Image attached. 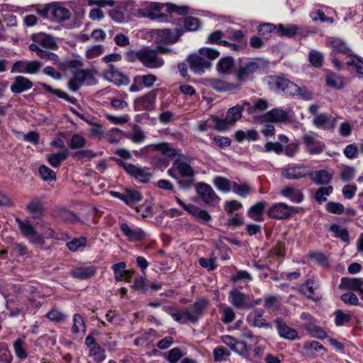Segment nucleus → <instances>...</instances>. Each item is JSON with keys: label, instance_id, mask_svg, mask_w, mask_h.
<instances>
[{"label": "nucleus", "instance_id": "nucleus-1", "mask_svg": "<svg viewBox=\"0 0 363 363\" xmlns=\"http://www.w3.org/2000/svg\"><path fill=\"white\" fill-rule=\"evenodd\" d=\"M144 149H152L160 152L162 155H166L170 159L177 157L174 162V167H175L180 176L188 178L194 177L195 172L193 168L186 162H180L184 156L180 153L178 149L173 147L171 144L168 143L151 144L145 146Z\"/></svg>", "mask_w": 363, "mask_h": 363}, {"label": "nucleus", "instance_id": "nucleus-2", "mask_svg": "<svg viewBox=\"0 0 363 363\" xmlns=\"http://www.w3.org/2000/svg\"><path fill=\"white\" fill-rule=\"evenodd\" d=\"M220 52L214 48H201L198 52L189 56V68L194 73L202 74L205 69L211 67V61L218 58Z\"/></svg>", "mask_w": 363, "mask_h": 363}, {"label": "nucleus", "instance_id": "nucleus-3", "mask_svg": "<svg viewBox=\"0 0 363 363\" xmlns=\"http://www.w3.org/2000/svg\"><path fill=\"white\" fill-rule=\"evenodd\" d=\"M132 55L149 69H158L164 65V60L157 55V50L149 47L133 52Z\"/></svg>", "mask_w": 363, "mask_h": 363}, {"label": "nucleus", "instance_id": "nucleus-4", "mask_svg": "<svg viewBox=\"0 0 363 363\" xmlns=\"http://www.w3.org/2000/svg\"><path fill=\"white\" fill-rule=\"evenodd\" d=\"M163 9H165L169 13H176L179 15H184L189 12L188 6H177L172 4H162L155 3L152 4L148 10L147 16L152 19L162 22L167 21V16L166 14L160 13Z\"/></svg>", "mask_w": 363, "mask_h": 363}, {"label": "nucleus", "instance_id": "nucleus-5", "mask_svg": "<svg viewBox=\"0 0 363 363\" xmlns=\"http://www.w3.org/2000/svg\"><path fill=\"white\" fill-rule=\"evenodd\" d=\"M209 306L210 301L207 298H202L196 301L194 304L184 310L186 320L192 323H197Z\"/></svg>", "mask_w": 363, "mask_h": 363}, {"label": "nucleus", "instance_id": "nucleus-6", "mask_svg": "<svg viewBox=\"0 0 363 363\" xmlns=\"http://www.w3.org/2000/svg\"><path fill=\"white\" fill-rule=\"evenodd\" d=\"M183 30L178 28L174 30H154L152 31V38H154V42L157 45H167L177 42L183 35Z\"/></svg>", "mask_w": 363, "mask_h": 363}, {"label": "nucleus", "instance_id": "nucleus-7", "mask_svg": "<svg viewBox=\"0 0 363 363\" xmlns=\"http://www.w3.org/2000/svg\"><path fill=\"white\" fill-rule=\"evenodd\" d=\"M38 13L43 18L57 23H62L69 20L71 16V13L69 9L55 5L40 10Z\"/></svg>", "mask_w": 363, "mask_h": 363}, {"label": "nucleus", "instance_id": "nucleus-8", "mask_svg": "<svg viewBox=\"0 0 363 363\" xmlns=\"http://www.w3.org/2000/svg\"><path fill=\"white\" fill-rule=\"evenodd\" d=\"M16 222L18 223V228L22 235L28 239L31 243L41 245L44 244L42 235L35 230L30 220H21L20 218H16Z\"/></svg>", "mask_w": 363, "mask_h": 363}, {"label": "nucleus", "instance_id": "nucleus-9", "mask_svg": "<svg viewBox=\"0 0 363 363\" xmlns=\"http://www.w3.org/2000/svg\"><path fill=\"white\" fill-rule=\"evenodd\" d=\"M267 81L269 89L277 92H284L289 94V93H294L296 89L294 82L279 76H269Z\"/></svg>", "mask_w": 363, "mask_h": 363}, {"label": "nucleus", "instance_id": "nucleus-10", "mask_svg": "<svg viewBox=\"0 0 363 363\" xmlns=\"http://www.w3.org/2000/svg\"><path fill=\"white\" fill-rule=\"evenodd\" d=\"M103 75L105 79L117 86L128 85L130 82L128 77L112 64L107 65Z\"/></svg>", "mask_w": 363, "mask_h": 363}, {"label": "nucleus", "instance_id": "nucleus-11", "mask_svg": "<svg viewBox=\"0 0 363 363\" xmlns=\"http://www.w3.org/2000/svg\"><path fill=\"white\" fill-rule=\"evenodd\" d=\"M41 67V62L38 60H19L13 63L11 72L36 74L40 72Z\"/></svg>", "mask_w": 363, "mask_h": 363}, {"label": "nucleus", "instance_id": "nucleus-12", "mask_svg": "<svg viewBox=\"0 0 363 363\" xmlns=\"http://www.w3.org/2000/svg\"><path fill=\"white\" fill-rule=\"evenodd\" d=\"M302 140L307 152L310 154H320L323 152L325 147V143L318 138V135L315 133L310 132L305 134Z\"/></svg>", "mask_w": 363, "mask_h": 363}, {"label": "nucleus", "instance_id": "nucleus-13", "mask_svg": "<svg viewBox=\"0 0 363 363\" xmlns=\"http://www.w3.org/2000/svg\"><path fill=\"white\" fill-rule=\"evenodd\" d=\"M296 212L295 207L281 202L272 206L268 211V215L274 219H286Z\"/></svg>", "mask_w": 363, "mask_h": 363}, {"label": "nucleus", "instance_id": "nucleus-14", "mask_svg": "<svg viewBox=\"0 0 363 363\" xmlns=\"http://www.w3.org/2000/svg\"><path fill=\"white\" fill-rule=\"evenodd\" d=\"M196 193L206 204H213L220 200L213 188L208 184L199 182L196 186Z\"/></svg>", "mask_w": 363, "mask_h": 363}, {"label": "nucleus", "instance_id": "nucleus-15", "mask_svg": "<svg viewBox=\"0 0 363 363\" xmlns=\"http://www.w3.org/2000/svg\"><path fill=\"white\" fill-rule=\"evenodd\" d=\"M308 175V167L303 164L289 165L281 171V176L287 179H299Z\"/></svg>", "mask_w": 363, "mask_h": 363}, {"label": "nucleus", "instance_id": "nucleus-16", "mask_svg": "<svg viewBox=\"0 0 363 363\" xmlns=\"http://www.w3.org/2000/svg\"><path fill=\"white\" fill-rule=\"evenodd\" d=\"M259 67V64L255 60H251L240 65L235 72L238 80L244 82L249 79L251 76L257 72Z\"/></svg>", "mask_w": 363, "mask_h": 363}, {"label": "nucleus", "instance_id": "nucleus-17", "mask_svg": "<svg viewBox=\"0 0 363 363\" xmlns=\"http://www.w3.org/2000/svg\"><path fill=\"white\" fill-rule=\"evenodd\" d=\"M120 228L130 241H140L146 238L145 232L140 228H131L128 223L122 222Z\"/></svg>", "mask_w": 363, "mask_h": 363}, {"label": "nucleus", "instance_id": "nucleus-18", "mask_svg": "<svg viewBox=\"0 0 363 363\" xmlns=\"http://www.w3.org/2000/svg\"><path fill=\"white\" fill-rule=\"evenodd\" d=\"M125 171L129 175L135 177L142 183H147L152 177L147 168L142 167L139 165L132 164L131 166H127L125 167Z\"/></svg>", "mask_w": 363, "mask_h": 363}, {"label": "nucleus", "instance_id": "nucleus-19", "mask_svg": "<svg viewBox=\"0 0 363 363\" xmlns=\"http://www.w3.org/2000/svg\"><path fill=\"white\" fill-rule=\"evenodd\" d=\"M340 288L342 289L352 290L359 292L361 299L363 301V279L342 277Z\"/></svg>", "mask_w": 363, "mask_h": 363}, {"label": "nucleus", "instance_id": "nucleus-20", "mask_svg": "<svg viewBox=\"0 0 363 363\" xmlns=\"http://www.w3.org/2000/svg\"><path fill=\"white\" fill-rule=\"evenodd\" d=\"M301 318L308 321V323L304 324L303 328L307 330L312 336L318 339H324L326 337L327 334L325 330L311 321L312 318L308 313H303L301 315Z\"/></svg>", "mask_w": 363, "mask_h": 363}, {"label": "nucleus", "instance_id": "nucleus-21", "mask_svg": "<svg viewBox=\"0 0 363 363\" xmlns=\"http://www.w3.org/2000/svg\"><path fill=\"white\" fill-rule=\"evenodd\" d=\"M278 334L284 339L294 340L298 337V332L289 326L280 318L274 320Z\"/></svg>", "mask_w": 363, "mask_h": 363}, {"label": "nucleus", "instance_id": "nucleus-22", "mask_svg": "<svg viewBox=\"0 0 363 363\" xmlns=\"http://www.w3.org/2000/svg\"><path fill=\"white\" fill-rule=\"evenodd\" d=\"M32 40L40 44V47L45 49L55 50L57 48V44L55 38L50 35L43 33L33 35Z\"/></svg>", "mask_w": 363, "mask_h": 363}, {"label": "nucleus", "instance_id": "nucleus-23", "mask_svg": "<svg viewBox=\"0 0 363 363\" xmlns=\"http://www.w3.org/2000/svg\"><path fill=\"white\" fill-rule=\"evenodd\" d=\"M33 87V82L23 76H16L11 85V91L13 94H21Z\"/></svg>", "mask_w": 363, "mask_h": 363}, {"label": "nucleus", "instance_id": "nucleus-24", "mask_svg": "<svg viewBox=\"0 0 363 363\" xmlns=\"http://www.w3.org/2000/svg\"><path fill=\"white\" fill-rule=\"evenodd\" d=\"M280 194L289 199L291 201L297 203H301L304 198L302 190L294 186H288L283 188L280 191Z\"/></svg>", "mask_w": 363, "mask_h": 363}, {"label": "nucleus", "instance_id": "nucleus-25", "mask_svg": "<svg viewBox=\"0 0 363 363\" xmlns=\"http://www.w3.org/2000/svg\"><path fill=\"white\" fill-rule=\"evenodd\" d=\"M229 299L230 303L238 309L248 308L247 304V296L236 289L230 291Z\"/></svg>", "mask_w": 363, "mask_h": 363}, {"label": "nucleus", "instance_id": "nucleus-26", "mask_svg": "<svg viewBox=\"0 0 363 363\" xmlns=\"http://www.w3.org/2000/svg\"><path fill=\"white\" fill-rule=\"evenodd\" d=\"M85 345L89 349L90 355L96 356L99 361L105 359L106 356L104 350L96 342L93 337L88 335L85 339Z\"/></svg>", "mask_w": 363, "mask_h": 363}, {"label": "nucleus", "instance_id": "nucleus-27", "mask_svg": "<svg viewBox=\"0 0 363 363\" xmlns=\"http://www.w3.org/2000/svg\"><path fill=\"white\" fill-rule=\"evenodd\" d=\"M264 118L268 121L282 123L289 120V115L286 111L277 108L268 111Z\"/></svg>", "mask_w": 363, "mask_h": 363}, {"label": "nucleus", "instance_id": "nucleus-28", "mask_svg": "<svg viewBox=\"0 0 363 363\" xmlns=\"http://www.w3.org/2000/svg\"><path fill=\"white\" fill-rule=\"evenodd\" d=\"M311 179L316 184L326 185L332 180V174L325 169L308 172Z\"/></svg>", "mask_w": 363, "mask_h": 363}, {"label": "nucleus", "instance_id": "nucleus-29", "mask_svg": "<svg viewBox=\"0 0 363 363\" xmlns=\"http://www.w3.org/2000/svg\"><path fill=\"white\" fill-rule=\"evenodd\" d=\"M96 273V267L94 266L79 267L73 269L71 274L73 277L84 280L92 277Z\"/></svg>", "mask_w": 363, "mask_h": 363}, {"label": "nucleus", "instance_id": "nucleus-30", "mask_svg": "<svg viewBox=\"0 0 363 363\" xmlns=\"http://www.w3.org/2000/svg\"><path fill=\"white\" fill-rule=\"evenodd\" d=\"M267 206L266 201H259L252 206L247 211V215L255 221H262L263 212Z\"/></svg>", "mask_w": 363, "mask_h": 363}, {"label": "nucleus", "instance_id": "nucleus-31", "mask_svg": "<svg viewBox=\"0 0 363 363\" xmlns=\"http://www.w3.org/2000/svg\"><path fill=\"white\" fill-rule=\"evenodd\" d=\"M74 74L83 84L86 83L91 86L96 83L95 77L96 72L94 69H78L76 70Z\"/></svg>", "mask_w": 363, "mask_h": 363}, {"label": "nucleus", "instance_id": "nucleus-32", "mask_svg": "<svg viewBox=\"0 0 363 363\" xmlns=\"http://www.w3.org/2000/svg\"><path fill=\"white\" fill-rule=\"evenodd\" d=\"M335 121V118L333 116L325 113L318 114L313 119V125L319 128H333Z\"/></svg>", "mask_w": 363, "mask_h": 363}, {"label": "nucleus", "instance_id": "nucleus-33", "mask_svg": "<svg viewBox=\"0 0 363 363\" xmlns=\"http://www.w3.org/2000/svg\"><path fill=\"white\" fill-rule=\"evenodd\" d=\"M26 210L33 218H38L43 214L44 208L42 201L34 198L27 204Z\"/></svg>", "mask_w": 363, "mask_h": 363}, {"label": "nucleus", "instance_id": "nucleus-34", "mask_svg": "<svg viewBox=\"0 0 363 363\" xmlns=\"http://www.w3.org/2000/svg\"><path fill=\"white\" fill-rule=\"evenodd\" d=\"M244 105L246 106L247 111L249 114L263 112L266 111L269 106L267 101L262 99L256 100L253 105H251L247 101H244Z\"/></svg>", "mask_w": 363, "mask_h": 363}, {"label": "nucleus", "instance_id": "nucleus-35", "mask_svg": "<svg viewBox=\"0 0 363 363\" xmlns=\"http://www.w3.org/2000/svg\"><path fill=\"white\" fill-rule=\"evenodd\" d=\"M125 137L130 139L134 143H142L146 139L145 133L142 130L141 128L136 124H134L132 128V131L126 133Z\"/></svg>", "mask_w": 363, "mask_h": 363}, {"label": "nucleus", "instance_id": "nucleus-36", "mask_svg": "<svg viewBox=\"0 0 363 363\" xmlns=\"http://www.w3.org/2000/svg\"><path fill=\"white\" fill-rule=\"evenodd\" d=\"M245 108L246 106L244 105V102L242 104H237L228 110L225 116L230 123L234 124L237 121L241 118L242 113Z\"/></svg>", "mask_w": 363, "mask_h": 363}, {"label": "nucleus", "instance_id": "nucleus-37", "mask_svg": "<svg viewBox=\"0 0 363 363\" xmlns=\"http://www.w3.org/2000/svg\"><path fill=\"white\" fill-rule=\"evenodd\" d=\"M327 44L330 45L333 52L340 53H347L350 49L345 42L337 38H329Z\"/></svg>", "mask_w": 363, "mask_h": 363}, {"label": "nucleus", "instance_id": "nucleus-38", "mask_svg": "<svg viewBox=\"0 0 363 363\" xmlns=\"http://www.w3.org/2000/svg\"><path fill=\"white\" fill-rule=\"evenodd\" d=\"M298 30V27L294 24L287 26L279 24L277 26V34L280 36L291 38L297 33Z\"/></svg>", "mask_w": 363, "mask_h": 363}, {"label": "nucleus", "instance_id": "nucleus-39", "mask_svg": "<svg viewBox=\"0 0 363 363\" xmlns=\"http://www.w3.org/2000/svg\"><path fill=\"white\" fill-rule=\"evenodd\" d=\"M69 155V151L67 150L59 152L54 154L47 155V160L50 164L53 167H58L61 162L65 161Z\"/></svg>", "mask_w": 363, "mask_h": 363}, {"label": "nucleus", "instance_id": "nucleus-40", "mask_svg": "<svg viewBox=\"0 0 363 363\" xmlns=\"http://www.w3.org/2000/svg\"><path fill=\"white\" fill-rule=\"evenodd\" d=\"M40 85L43 87V89L50 93H52L57 96H58L60 99H63L66 100L67 101H69L72 104H75L76 99L74 97L69 96L66 92L62 91L60 89H52L50 85L45 84V83H40Z\"/></svg>", "mask_w": 363, "mask_h": 363}, {"label": "nucleus", "instance_id": "nucleus-41", "mask_svg": "<svg viewBox=\"0 0 363 363\" xmlns=\"http://www.w3.org/2000/svg\"><path fill=\"white\" fill-rule=\"evenodd\" d=\"M234 60L230 56L220 58L217 64V70L219 73L226 74L233 67Z\"/></svg>", "mask_w": 363, "mask_h": 363}, {"label": "nucleus", "instance_id": "nucleus-42", "mask_svg": "<svg viewBox=\"0 0 363 363\" xmlns=\"http://www.w3.org/2000/svg\"><path fill=\"white\" fill-rule=\"evenodd\" d=\"M194 216L199 221L206 223L211 219V215L206 210L201 209L199 207L193 205L188 212Z\"/></svg>", "mask_w": 363, "mask_h": 363}, {"label": "nucleus", "instance_id": "nucleus-43", "mask_svg": "<svg viewBox=\"0 0 363 363\" xmlns=\"http://www.w3.org/2000/svg\"><path fill=\"white\" fill-rule=\"evenodd\" d=\"M208 85L217 91L223 92L231 90L232 86L225 81L217 79H210Z\"/></svg>", "mask_w": 363, "mask_h": 363}, {"label": "nucleus", "instance_id": "nucleus-44", "mask_svg": "<svg viewBox=\"0 0 363 363\" xmlns=\"http://www.w3.org/2000/svg\"><path fill=\"white\" fill-rule=\"evenodd\" d=\"M323 60L324 56L320 51L311 50L308 52V61L315 68H320L323 66Z\"/></svg>", "mask_w": 363, "mask_h": 363}, {"label": "nucleus", "instance_id": "nucleus-45", "mask_svg": "<svg viewBox=\"0 0 363 363\" xmlns=\"http://www.w3.org/2000/svg\"><path fill=\"white\" fill-rule=\"evenodd\" d=\"M213 184L218 190L228 193L231 191L233 182L224 177H216L213 179Z\"/></svg>", "mask_w": 363, "mask_h": 363}, {"label": "nucleus", "instance_id": "nucleus-46", "mask_svg": "<svg viewBox=\"0 0 363 363\" xmlns=\"http://www.w3.org/2000/svg\"><path fill=\"white\" fill-rule=\"evenodd\" d=\"M326 84L333 89H340L344 86L342 78L333 72H330L326 76Z\"/></svg>", "mask_w": 363, "mask_h": 363}, {"label": "nucleus", "instance_id": "nucleus-47", "mask_svg": "<svg viewBox=\"0 0 363 363\" xmlns=\"http://www.w3.org/2000/svg\"><path fill=\"white\" fill-rule=\"evenodd\" d=\"M347 65L352 67L359 75H363V60L354 55L347 57Z\"/></svg>", "mask_w": 363, "mask_h": 363}, {"label": "nucleus", "instance_id": "nucleus-48", "mask_svg": "<svg viewBox=\"0 0 363 363\" xmlns=\"http://www.w3.org/2000/svg\"><path fill=\"white\" fill-rule=\"evenodd\" d=\"M24 345L25 342L21 338H18L13 342V350L15 354L18 358L21 359H25L28 357V353Z\"/></svg>", "mask_w": 363, "mask_h": 363}, {"label": "nucleus", "instance_id": "nucleus-49", "mask_svg": "<svg viewBox=\"0 0 363 363\" xmlns=\"http://www.w3.org/2000/svg\"><path fill=\"white\" fill-rule=\"evenodd\" d=\"M330 230L334 233L335 236L336 238H340L342 241L345 242H350V235L348 230L346 228H340L337 224H333L330 226Z\"/></svg>", "mask_w": 363, "mask_h": 363}, {"label": "nucleus", "instance_id": "nucleus-50", "mask_svg": "<svg viewBox=\"0 0 363 363\" xmlns=\"http://www.w3.org/2000/svg\"><path fill=\"white\" fill-rule=\"evenodd\" d=\"M225 34L221 30H216L208 35L207 43L223 46H224V45H228V41L223 40Z\"/></svg>", "mask_w": 363, "mask_h": 363}, {"label": "nucleus", "instance_id": "nucleus-51", "mask_svg": "<svg viewBox=\"0 0 363 363\" xmlns=\"http://www.w3.org/2000/svg\"><path fill=\"white\" fill-rule=\"evenodd\" d=\"M72 330L75 334H77L80 332L83 333H85L86 327L84 318L81 315L78 313L74 315Z\"/></svg>", "mask_w": 363, "mask_h": 363}, {"label": "nucleus", "instance_id": "nucleus-52", "mask_svg": "<svg viewBox=\"0 0 363 363\" xmlns=\"http://www.w3.org/2000/svg\"><path fill=\"white\" fill-rule=\"evenodd\" d=\"M333 187L332 186L320 187L316 191L315 199L319 203H322L327 200V197L333 193Z\"/></svg>", "mask_w": 363, "mask_h": 363}, {"label": "nucleus", "instance_id": "nucleus-53", "mask_svg": "<svg viewBox=\"0 0 363 363\" xmlns=\"http://www.w3.org/2000/svg\"><path fill=\"white\" fill-rule=\"evenodd\" d=\"M157 80V77L152 74H148L143 76H136L134 77V82H141V84L147 88L152 87Z\"/></svg>", "mask_w": 363, "mask_h": 363}, {"label": "nucleus", "instance_id": "nucleus-54", "mask_svg": "<svg viewBox=\"0 0 363 363\" xmlns=\"http://www.w3.org/2000/svg\"><path fill=\"white\" fill-rule=\"evenodd\" d=\"M142 199L141 194L134 190L125 189V203L128 206H132L140 201Z\"/></svg>", "mask_w": 363, "mask_h": 363}, {"label": "nucleus", "instance_id": "nucleus-55", "mask_svg": "<svg viewBox=\"0 0 363 363\" xmlns=\"http://www.w3.org/2000/svg\"><path fill=\"white\" fill-rule=\"evenodd\" d=\"M231 190L241 197H247L251 191V187L247 184H240L233 182Z\"/></svg>", "mask_w": 363, "mask_h": 363}, {"label": "nucleus", "instance_id": "nucleus-56", "mask_svg": "<svg viewBox=\"0 0 363 363\" xmlns=\"http://www.w3.org/2000/svg\"><path fill=\"white\" fill-rule=\"evenodd\" d=\"M86 142V140L83 136L76 133L67 142V145L71 149H79L85 145Z\"/></svg>", "mask_w": 363, "mask_h": 363}, {"label": "nucleus", "instance_id": "nucleus-57", "mask_svg": "<svg viewBox=\"0 0 363 363\" xmlns=\"http://www.w3.org/2000/svg\"><path fill=\"white\" fill-rule=\"evenodd\" d=\"M13 359L12 354L6 343H0V362L11 363Z\"/></svg>", "mask_w": 363, "mask_h": 363}, {"label": "nucleus", "instance_id": "nucleus-58", "mask_svg": "<svg viewBox=\"0 0 363 363\" xmlns=\"http://www.w3.org/2000/svg\"><path fill=\"white\" fill-rule=\"evenodd\" d=\"M315 281L312 279L307 280L305 284L301 286V292L306 295L308 298L313 299V294L315 290Z\"/></svg>", "mask_w": 363, "mask_h": 363}, {"label": "nucleus", "instance_id": "nucleus-59", "mask_svg": "<svg viewBox=\"0 0 363 363\" xmlns=\"http://www.w3.org/2000/svg\"><path fill=\"white\" fill-rule=\"evenodd\" d=\"M39 173L44 181L51 182L56 180L55 172L45 165L39 167Z\"/></svg>", "mask_w": 363, "mask_h": 363}, {"label": "nucleus", "instance_id": "nucleus-60", "mask_svg": "<svg viewBox=\"0 0 363 363\" xmlns=\"http://www.w3.org/2000/svg\"><path fill=\"white\" fill-rule=\"evenodd\" d=\"M335 323L337 326H342L351 320L350 314L345 313L341 310H337L335 312Z\"/></svg>", "mask_w": 363, "mask_h": 363}, {"label": "nucleus", "instance_id": "nucleus-61", "mask_svg": "<svg viewBox=\"0 0 363 363\" xmlns=\"http://www.w3.org/2000/svg\"><path fill=\"white\" fill-rule=\"evenodd\" d=\"M184 27L189 31H196L201 28V23L199 18L187 17L184 21Z\"/></svg>", "mask_w": 363, "mask_h": 363}, {"label": "nucleus", "instance_id": "nucleus-62", "mask_svg": "<svg viewBox=\"0 0 363 363\" xmlns=\"http://www.w3.org/2000/svg\"><path fill=\"white\" fill-rule=\"evenodd\" d=\"M295 86L296 89H295L294 93H289V95L291 96H298L300 99L303 100H311L312 99V93L306 88H301L298 85L295 84Z\"/></svg>", "mask_w": 363, "mask_h": 363}, {"label": "nucleus", "instance_id": "nucleus-63", "mask_svg": "<svg viewBox=\"0 0 363 363\" xmlns=\"http://www.w3.org/2000/svg\"><path fill=\"white\" fill-rule=\"evenodd\" d=\"M341 300L348 305L359 306L360 303L357 295L352 292H347L341 296Z\"/></svg>", "mask_w": 363, "mask_h": 363}, {"label": "nucleus", "instance_id": "nucleus-64", "mask_svg": "<svg viewBox=\"0 0 363 363\" xmlns=\"http://www.w3.org/2000/svg\"><path fill=\"white\" fill-rule=\"evenodd\" d=\"M354 168L349 166H345L342 169L340 177L343 182H350L354 178Z\"/></svg>", "mask_w": 363, "mask_h": 363}]
</instances>
